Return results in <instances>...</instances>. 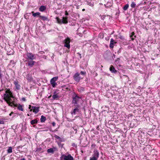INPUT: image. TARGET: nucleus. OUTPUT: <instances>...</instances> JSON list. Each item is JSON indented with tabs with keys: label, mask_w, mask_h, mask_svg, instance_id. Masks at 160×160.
Returning a JSON list of instances; mask_svg holds the SVG:
<instances>
[{
	"label": "nucleus",
	"mask_w": 160,
	"mask_h": 160,
	"mask_svg": "<svg viewBox=\"0 0 160 160\" xmlns=\"http://www.w3.org/2000/svg\"><path fill=\"white\" fill-rule=\"evenodd\" d=\"M32 16L34 17H39V16H40V13L39 12H37L36 13H34V12L33 11H32Z\"/></svg>",
	"instance_id": "18"
},
{
	"label": "nucleus",
	"mask_w": 160,
	"mask_h": 160,
	"mask_svg": "<svg viewBox=\"0 0 160 160\" xmlns=\"http://www.w3.org/2000/svg\"><path fill=\"white\" fill-rule=\"evenodd\" d=\"M39 108L35 106H32V109L30 110V111H32V110L33 112L35 113H37L39 111Z\"/></svg>",
	"instance_id": "9"
},
{
	"label": "nucleus",
	"mask_w": 160,
	"mask_h": 160,
	"mask_svg": "<svg viewBox=\"0 0 160 160\" xmlns=\"http://www.w3.org/2000/svg\"><path fill=\"white\" fill-rule=\"evenodd\" d=\"M58 79V77H56L53 78L51 79L50 81V82L52 86L53 87H55L57 85V83L56 81Z\"/></svg>",
	"instance_id": "6"
},
{
	"label": "nucleus",
	"mask_w": 160,
	"mask_h": 160,
	"mask_svg": "<svg viewBox=\"0 0 160 160\" xmlns=\"http://www.w3.org/2000/svg\"><path fill=\"white\" fill-rule=\"evenodd\" d=\"M105 16H101V18L102 19V20H104V18H105Z\"/></svg>",
	"instance_id": "35"
},
{
	"label": "nucleus",
	"mask_w": 160,
	"mask_h": 160,
	"mask_svg": "<svg viewBox=\"0 0 160 160\" xmlns=\"http://www.w3.org/2000/svg\"><path fill=\"white\" fill-rule=\"evenodd\" d=\"M28 116H29V115L28 114Z\"/></svg>",
	"instance_id": "43"
},
{
	"label": "nucleus",
	"mask_w": 160,
	"mask_h": 160,
	"mask_svg": "<svg viewBox=\"0 0 160 160\" xmlns=\"http://www.w3.org/2000/svg\"><path fill=\"white\" fill-rule=\"evenodd\" d=\"M39 17L41 18L43 21H49V20L48 17L44 16H39Z\"/></svg>",
	"instance_id": "21"
},
{
	"label": "nucleus",
	"mask_w": 160,
	"mask_h": 160,
	"mask_svg": "<svg viewBox=\"0 0 160 160\" xmlns=\"http://www.w3.org/2000/svg\"><path fill=\"white\" fill-rule=\"evenodd\" d=\"M31 108H32L31 105H29L28 108L29 109H30V110H31Z\"/></svg>",
	"instance_id": "37"
},
{
	"label": "nucleus",
	"mask_w": 160,
	"mask_h": 160,
	"mask_svg": "<svg viewBox=\"0 0 160 160\" xmlns=\"http://www.w3.org/2000/svg\"><path fill=\"white\" fill-rule=\"evenodd\" d=\"M61 160H74L70 154H68V155L63 154L60 157Z\"/></svg>",
	"instance_id": "3"
},
{
	"label": "nucleus",
	"mask_w": 160,
	"mask_h": 160,
	"mask_svg": "<svg viewBox=\"0 0 160 160\" xmlns=\"http://www.w3.org/2000/svg\"><path fill=\"white\" fill-rule=\"evenodd\" d=\"M110 71L112 73H116L117 71L115 69V68L112 65H111L109 68Z\"/></svg>",
	"instance_id": "15"
},
{
	"label": "nucleus",
	"mask_w": 160,
	"mask_h": 160,
	"mask_svg": "<svg viewBox=\"0 0 160 160\" xmlns=\"http://www.w3.org/2000/svg\"><path fill=\"white\" fill-rule=\"evenodd\" d=\"M85 10V9H82V11H84Z\"/></svg>",
	"instance_id": "42"
},
{
	"label": "nucleus",
	"mask_w": 160,
	"mask_h": 160,
	"mask_svg": "<svg viewBox=\"0 0 160 160\" xmlns=\"http://www.w3.org/2000/svg\"><path fill=\"white\" fill-rule=\"evenodd\" d=\"M7 152L8 153H11L12 152V147H10L8 148L7 150Z\"/></svg>",
	"instance_id": "25"
},
{
	"label": "nucleus",
	"mask_w": 160,
	"mask_h": 160,
	"mask_svg": "<svg viewBox=\"0 0 160 160\" xmlns=\"http://www.w3.org/2000/svg\"><path fill=\"white\" fill-rule=\"evenodd\" d=\"M13 114V112H12L10 113L9 114V116H11L12 114Z\"/></svg>",
	"instance_id": "38"
},
{
	"label": "nucleus",
	"mask_w": 160,
	"mask_h": 160,
	"mask_svg": "<svg viewBox=\"0 0 160 160\" xmlns=\"http://www.w3.org/2000/svg\"><path fill=\"white\" fill-rule=\"evenodd\" d=\"M87 4L91 7H92L94 5L93 3H92L90 2H87Z\"/></svg>",
	"instance_id": "28"
},
{
	"label": "nucleus",
	"mask_w": 160,
	"mask_h": 160,
	"mask_svg": "<svg viewBox=\"0 0 160 160\" xmlns=\"http://www.w3.org/2000/svg\"><path fill=\"white\" fill-rule=\"evenodd\" d=\"M78 54H79V55H80V58H81V54H80L79 53H78Z\"/></svg>",
	"instance_id": "40"
},
{
	"label": "nucleus",
	"mask_w": 160,
	"mask_h": 160,
	"mask_svg": "<svg viewBox=\"0 0 160 160\" xmlns=\"http://www.w3.org/2000/svg\"><path fill=\"white\" fill-rule=\"evenodd\" d=\"M93 153L92 157L90 158V160H98L99 155L98 151L96 149L94 150Z\"/></svg>",
	"instance_id": "2"
},
{
	"label": "nucleus",
	"mask_w": 160,
	"mask_h": 160,
	"mask_svg": "<svg viewBox=\"0 0 160 160\" xmlns=\"http://www.w3.org/2000/svg\"><path fill=\"white\" fill-rule=\"evenodd\" d=\"M15 107H17L19 111H23V106L19 104H17V106H15Z\"/></svg>",
	"instance_id": "16"
},
{
	"label": "nucleus",
	"mask_w": 160,
	"mask_h": 160,
	"mask_svg": "<svg viewBox=\"0 0 160 160\" xmlns=\"http://www.w3.org/2000/svg\"><path fill=\"white\" fill-rule=\"evenodd\" d=\"M20 160H26L25 158L21 159Z\"/></svg>",
	"instance_id": "39"
},
{
	"label": "nucleus",
	"mask_w": 160,
	"mask_h": 160,
	"mask_svg": "<svg viewBox=\"0 0 160 160\" xmlns=\"http://www.w3.org/2000/svg\"><path fill=\"white\" fill-rule=\"evenodd\" d=\"M73 78L74 80L77 82H79L81 79L80 74L78 72H76L73 76Z\"/></svg>",
	"instance_id": "8"
},
{
	"label": "nucleus",
	"mask_w": 160,
	"mask_h": 160,
	"mask_svg": "<svg viewBox=\"0 0 160 160\" xmlns=\"http://www.w3.org/2000/svg\"><path fill=\"white\" fill-rule=\"evenodd\" d=\"M27 61L28 62V66L31 67H32L35 63V62L32 61V60H27Z\"/></svg>",
	"instance_id": "14"
},
{
	"label": "nucleus",
	"mask_w": 160,
	"mask_h": 160,
	"mask_svg": "<svg viewBox=\"0 0 160 160\" xmlns=\"http://www.w3.org/2000/svg\"><path fill=\"white\" fill-rule=\"evenodd\" d=\"M70 39L68 38H67L64 41V47L69 49L70 47Z\"/></svg>",
	"instance_id": "5"
},
{
	"label": "nucleus",
	"mask_w": 160,
	"mask_h": 160,
	"mask_svg": "<svg viewBox=\"0 0 160 160\" xmlns=\"http://www.w3.org/2000/svg\"><path fill=\"white\" fill-rule=\"evenodd\" d=\"M4 123V122L2 119L0 118V124H3Z\"/></svg>",
	"instance_id": "29"
},
{
	"label": "nucleus",
	"mask_w": 160,
	"mask_h": 160,
	"mask_svg": "<svg viewBox=\"0 0 160 160\" xmlns=\"http://www.w3.org/2000/svg\"><path fill=\"white\" fill-rule=\"evenodd\" d=\"M22 100L24 101H26V99L25 98H22Z\"/></svg>",
	"instance_id": "34"
},
{
	"label": "nucleus",
	"mask_w": 160,
	"mask_h": 160,
	"mask_svg": "<svg viewBox=\"0 0 160 160\" xmlns=\"http://www.w3.org/2000/svg\"><path fill=\"white\" fill-rule=\"evenodd\" d=\"M57 150V148L56 147H53L52 148L48 149L47 150V152L49 153H53L55 151Z\"/></svg>",
	"instance_id": "11"
},
{
	"label": "nucleus",
	"mask_w": 160,
	"mask_h": 160,
	"mask_svg": "<svg viewBox=\"0 0 160 160\" xmlns=\"http://www.w3.org/2000/svg\"><path fill=\"white\" fill-rule=\"evenodd\" d=\"M3 99L9 106L11 107L17 106L14 97L9 89H7L4 95Z\"/></svg>",
	"instance_id": "1"
},
{
	"label": "nucleus",
	"mask_w": 160,
	"mask_h": 160,
	"mask_svg": "<svg viewBox=\"0 0 160 160\" xmlns=\"http://www.w3.org/2000/svg\"><path fill=\"white\" fill-rule=\"evenodd\" d=\"M58 96L57 94H54L52 96L53 98L54 99L57 98Z\"/></svg>",
	"instance_id": "26"
},
{
	"label": "nucleus",
	"mask_w": 160,
	"mask_h": 160,
	"mask_svg": "<svg viewBox=\"0 0 160 160\" xmlns=\"http://www.w3.org/2000/svg\"><path fill=\"white\" fill-rule=\"evenodd\" d=\"M80 98L77 95H75V96H73V100L72 101V103L76 104H77Z\"/></svg>",
	"instance_id": "7"
},
{
	"label": "nucleus",
	"mask_w": 160,
	"mask_h": 160,
	"mask_svg": "<svg viewBox=\"0 0 160 160\" xmlns=\"http://www.w3.org/2000/svg\"><path fill=\"white\" fill-rule=\"evenodd\" d=\"M25 56V58L28 60H33L35 58L34 55L30 52H27Z\"/></svg>",
	"instance_id": "4"
},
{
	"label": "nucleus",
	"mask_w": 160,
	"mask_h": 160,
	"mask_svg": "<svg viewBox=\"0 0 160 160\" xmlns=\"http://www.w3.org/2000/svg\"><path fill=\"white\" fill-rule=\"evenodd\" d=\"M80 74L82 75H85L86 74V72L85 71H81Z\"/></svg>",
	"instance_id": "30"
},
{
	"label": "nucleus",
	"mask_w": 160,
	"mask_h": 160,
	"mask_svg": "<svg viewBox=\"0 0 160 160\" xmlns=\"http://www.w3.org/2000/svg\"><path fill=\"white\" fill-rule=\"evenodd\" d=\"M68 13L67 12L66 13L65 15H68Z\"/></svg>",
	"instance_id": "41"
},
{
	"label": "nucleus",
	"mask_w": 160,
	"mask_h": 160,
	"mask_svg": "<svg viewBox=\"0 0 160 160\" xmlns=\"http://www.w3.org/2000/svg\"><path fill=\"white\" fill-rule=\"evenodd\" d=\"M129 7V5L128 4H126L123 8L124 10L126 11L128 9Z\"/></svg>",
	"instance_id": "23"
},
{
	"label": "nucleus",
	"mask_w": 160,
	"mask_h": 160,
	"mask_svg": "<svg viewBox=\"0 0 160 160\" xmlns=\"http://www.w3.org/2000/svg\"><path fill=\"white\" fill-rule=\"evenodd\" d=\"M14 84L15 86L16 89L19 90L20 89L21 86L19 83L16 80L14 82Z\"/></svg>",
	"instance_id": "10"
},
{
	"label": "nucleus",
	"mask_w": 160,
	"mask_h": 160,
	"mask_svg": "<svg viewBox=\"0 0 160 160\" xmlns=\"http://www.w3.org/2000/svg\"><path fill=\"white\" fill-rule=\"evenodd\" d=\"M79 107L78 106H77L74 109L72 112H71V114L72 115H75L76 114H77V112H79V109H78V108Z\"/></svg>",
	"instance_id": "12"
},
{
	"label": "nucleus",
	"mask_w": 160,
	"mask_h": 160,
	"mask_svg": "<svg viewBox=\"0 0 160 160\" xmlns=\"http://www.w3.org/2000/svg\"><path fill=\"white\" fill-rule=\"evenodd\" d=\"M55 137L56 138V139H61V138L58 136L57 135H55Z\"/></svg>",
	"instance_id": "31"
},
{
	"label": "nucleus",
	"mask_w": 160,
	"mask_h": 160,
	"mask_svg": "<svg viewBox=\"0 0 160 160\" xmlns=\"http://www.w3.org/2000/svg\"><path fill=\"white\" fill-rule=\"evenodd\" d=\"M134 34V32H132L131 35H130V37H132L133 35Z\"/></svg>",
	"instance_id": "32"
},
{
	"label": "nucleus",
	"mask_w": 160,
	"mask_h": 160,
	"mask_svg": "<svg viewBox=\"0 0 160 160\" xmlns=\"http://www.w3.org/2000/svg\"><path fill=\"white\" fill-rule=\"evenodd\" d=\"M52 125L53 126H55V123L54 122H52Z\"/></svg>",
	"instance_id": "36"
},
{
	"label": "nucleus",
	"mask_w": 160,
	"mask_h": 160,
	"mask_svg": "<svg viewBox=\"0 0 160 160\" xmlns=\"http://www.w3.org/2000/svg\"><path fill=\"white\" fill-rule=\"evenodd\" d=\"M38 122V121L37 119H33L31 121L30 123L31 125H33V127H34L33 125L34 124L37 123Z\"/></svg>",
	"instance_id": "19"
},
{
	"label": "nucleus",
	"mask_w": 160,
	"mask_h": 160,
	"mask_svg": "<svg viewBox=\"0 0 160 160\" xmlns=\"http://www.w3.org/2000/svg\"><path fill=\"white\" fill-rule=\"evenodd\" d=\"M46 9V6H41L39 8V11L40 12H43Z\"/></svg>",
	"instance_id": "17"
},
{
	"label": "nucleus",
	"mask_w": 160,
	"mask_h": 160,
	"mask_svg": "<svg viewBox=\"0 0 160 160\" xmlns=\"http://www.w3.org/2000/svg\"><path fill=\"white\" fill-rule=\"evenodd\" d=\"M2 77V74L1 73V68H0V78H1Z\"/></svg>",
	"instance_id": "33"
},
{
	"label": "nucleus",
	"mask_w": 160,
	"mask_h": 160,
	"mask_svg": "<svg viewBox=\"0 0 160 160\" xmlns=\"http://www.w3.org/2000/svg\"><path fill=\"white\" fill-rule=\"evenodd\" d=\"M56 19L58 23L60 24L63 23V21H62V19H60L58 18H57Z\"/></svg>",
	"instance_id": "24"
},
{
	"label": "nucleus",
	"mask_w": 160,
	"mask_h": 160,
	"mask_svg": "<svg viewBox=\"0 0 160 160\" xmlns=\"http://www.w3.org/2000/svg\"><path fill=\"white\" fill-rule=\"evenodd\" d=\"M116 43L115 42L114 40L112 38H111L110 40V42L109 45V47L111 48H112L114 47V45Z\"/></svg>",
	"instance_id": "13"
},
{
	"label": "nucleus",
	"mask_w": 160,
	"mask_h": 160,
	"mask_svg": "<svg viewBox=\"0 0 160 160\" xmlns=\"http://www.w3.org/2000/svg\"><path fill=\"white\" fill-rule=\"evenodd\" d=\"M46 120V118L43 116L42 115L40 119L41 122H45Z\"/></svg>",
	"instance_id": "22"
},
{
	"label": "nucleus",
	"mask_w": 160,
	"mask_h": 160,
	"mask_svg": "<svg viewBox=\"0 0 160 160\" xmlns=\"http://www.w3.org/2000/svg\"><path fill=\"white\" fill-rule=\"evenodd\" d=\"M68 18L67 17H63L62 19L63 23V24H66L68 23V21L67 20Z\"/></svg>",
	"instance_id": "20"
},
{
	"label": "nucleus",
	"mask_w": 160,
	"mask_h": 160,
	"mask_svg": "<svg viewBox=\"0 0 160 160\" xmlns=\"http://www.w3.org/2000/svg\"><path fill=\"white\" fill-rule=\"evenodd\" d=\"M136 5V4L133 2H132L131 4V7L132 8H134Z\"/></svg>",
	"instance_id": "27"
}]
</instances>
